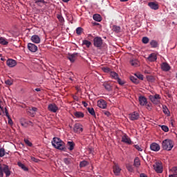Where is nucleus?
<instances>
[{"instance_id": "obj_19", "label": "nucleus", "mask_w": 177, "mask_h": 177, "mask_svg": "<svg viewBox=\"0 0 177 177\" xmlns=\"http://www.w3.org/2000/svg\"><path fill=\"white\" fill-rule=\"evenodd\" d=\"M31 41H32L34 44H39V42H41V38H39V36L34 35L31 37Z\"/></svg>"}, {"instance_id": "obj_36", "label": "nucleus", "mask_w": 177, "mask_h": 177, "mask_svg": "<svg viewBox=\"0 0 177 177\" xmlns=\"http://www.w3.org/2000/svg\"><path fill=\"white\" fill-rule=\"evenodd\" d=\"M130 80L133 84H139V80L137 79V77H135L134 76H130Z\"/></svg>"}, {"instance_id": "obj_30", "label": "nucleus", "mask_w": 177, "mask_h": 177, "mask_svg": "<svg viewBox=\"0 0 177 177\" xmlns=\"http://www.w3.org/2000/svg\"><path fill=\"white\" fill-rule=\"evenodd\" d=\"M102 86H104V88L108 91V92H110V91H111L113 88L111 87V86L110 84H109L108 83H104L102 84Z\"/></svg>"}, {"instance_id": "obj_21", "label": "nucleus", "mask_w": 177, "mask_h": 177, "mask_svg": "<svg viewBox=\"0 0 177 177\" xmlns=\"http://www.w3.org/2000/svg\"><path fill=\"white\" fill-rule=\"evenodd\" d=\"M20 122H21V125L22 127H27V125H28V124H30L32 126V123L31 121L26 122V119H24V118L21 119Z\"/></svg>"}, {"instance_id": "obj_15", "label": "nucleus", "mask_w": 177, "mask_h": 177, "mask_svg": "<svg viewBox=\"0 0 177 177\" xmlns=\"http://www.w3.org/2000/svg\"><path fill=\"white\" fill-rule=\"evenodd\" d=\"M6 64L8 66V67H15L17 65V62H16V60L15 59H8L6 61Z\"/></svg>"}, {"instance_id": "obj_53", "label": "nucleus", "mask_w": 177, "mask_h": 177, "mask_svg": "<svg viewBox=\"0 0 177 177\" xmlns=\"http://www.w3.org/2000/svg\"><path fill=\"white\" fill-rule=\"evenodd\" d=\"M116 80L118 81L119 85H124L125 84V82L122 81L120 77H118Z\"/></svg>"}, {"instance_id": "obj_43", "label": "nucleus", "mask_w": 177, "mask_h": 177, "mask_svg": "<svg viewBox=\"0 0 177 177\" xmlns=\"http://www.w3.org/2000/svg\"><path fill=\"white\" fill-rule=\"evenodd\" d=\"M111 77L112 78H114V80H117L118 78H119L118 73L115 72H111Z\"/></svg>"}, {"instance_id": "obj_25", "label": "nucleus", "mask_w": 177, "mask_h": 177, "mask_svg": "<svg viewBox=\"0 0 177 177\" xmlns=\"http://www.w3.org/2000/svg\"><path fill=\"white\" fill-rule=\"evenodd\" d=\"M93 20H95V21H98V22L102 21V16L99 14L93 15Z\"/></svg>"}, {"instance_id": "obj_44", "label": "nucleus", "mask_w": 177, "mask_h": 177, "mask_svg": "<svg viewBox=\"0 0 177 177\" xmlns=\"http://www.w3.org/2000/svg\"><path fill=\"white\" fill-rule=\"evenodd\" d=\"M64 162L66 165H70V164H71V160L70 158H64Z\"/></svg>"}, {"instance_id": "obj_60", "label": "nucleus", "mask_w": 177, "mask_h": 177, "mask_svg": "<svg viewBox=\"0 0 177 177\" xmlns=\"http://www.w3.org/2000/svg\"><path fill=\"white\" fill-rule=\"evenodd\" d=\"M32 161H34V162H38L39 161V159L35 158V157L31 156Z\"/></svg>"}, {"instance_id": "obj_58", "label": "nucleus", "mask_w": 177, "mask_h": 177, "mask_svg": "<svg viewBox=\"0 0 177 177\" xmlns=\"http://www.w3.org/2000/svg\"><path fill=\"white\" fill-rule=\"evenodd\" d=\"M8 120V124L10 125H13V120H12V118H10V116H7Z\"/></svg>"}, {"instance_id": "obj_61", "label": "nucleus", "mask_w": 177, "mask_h": 177, "mask_svg": "<svg viewBox=\"0 0 177 177\" xmlns=\"http://www.w3.org/2000/svg\"><path fill=\"white\" fill-rule=\"evenodd\" d=\"M82 103L84 107H88V103H86V102L82 101Z\"/></svg>"}, {"instance_id": "obj_26", "label": "nucleus", "mask_w": 177, "mask_h": 177, "mask_svg": "<svg viewBox=\"0 0 177 177\" xmlns=\"http://www.w3.org/2000/svg\"><path fill=\"white\" fill-rule=\"evenodd\" d=\"M89 165V162L86 160H83L80 162V168H84Z\"/></svg>"}, {"instance_id": "obj_14", "label": "nucleus", "mask_w": 177, "mask_h": 177, "mask_svg": "<svg viewBox=\"0 0 177 177\" xmlns=\"http://www.w3.org/2000/svg\"><path fill=\"white\" fill-rule=\"evenodd\" d=\"M28 48L30 52L35 53L38 50V47L34 44L29 43L28 44Z\"/></svg>"}, {"instance_id": "obj_45", "label": "nucleus", "mask_w": 177, "mask_h": 177, "mask_svg": "<svg viewBox=\"0 0 177 177\" xmlns=\"http://www.w3.org/2000/svg\"><path fill=\"white\" fill-rule=\"evenodd\" d=\"M113 31H115V32H120L121 31V28L120 26H113Z\"/></svg>"}, {"instance_id": "obj_11", "label": "nucleus", "mask_w": 177, "mask_h": 177, "mask_svg": "<svg viewBox=\"0 0 177 177\" xmlns=\"http://www.w3.org/2000/svg\"><path fill=\"white\" fill-rule=\"evenodd\" d=\"M97 106L100 109H106L107 102L104 100L101 99L97 101Z\"/></svg>"}, {"instance_id": "obj_28", "label": "nucleus", "mask_w": 177, "mask_h": 177, "mask_svg": "<svg viewBox=\"0 0 177 177\" xmlns=\"http://www.w3.org/2000/svg\"><path fill=\"white\" fill-rule=\"evenodd\" d=\"M130 64L133 67H138V66H139V61H138V59H131Z\"/></svg>"}, {"instance_id": "obj_41", "label": "nucleus", "mask_w": 177, "mask_h": 177, "mask_svg": "<svg viewBox=\"0 0 177 177\" xmlns=\"http://www.w3.org/2000/svg\"><path fill=\"white\" fill-rule=\"evenodd\" d=\"M127 169L129 171V172H133V166L131 165L127 164L126 165Z\"/></svg>"}, {"instance_id": "obj_16", "label": "nucleus", "mask_w": 177, "mask_h": 177, "mask_svg": "<svg viewBox=\"0 0 177 177\" xmlns=\"http://www.w3.org/2000/svg\"><path fill=\"white\" fill-rule=\"evenodd\" d=\"M129 117L131 121H135L136 120H139L140 115H139V113L134 111L130 115Z\"/></svg>"}, {"instance_id": "obj_46", "label": "nucleus", "mask_w": 177, "mask_h": 177, "mask_svg": "<svg viewBox=\"0 0 177 177\" xmlns=\"http://www.w3.org/2000/svg\"><path fill=\"white\" fill-rule=\"evenodd\" d=\"M149 37H144L142 39V44H149Z\"/></svg>"}, {"instance_id": "obj_4", "label": "nucleus", "mask_w": 177, "mask_h": 177, "mask_svg": "<svg viewBox=\"0 0 177 177\" xmlns=\"http://www.w3.org/2000/svg\"><path fill=\"white\" fill-rule=\"evenodd\" d=\"M93 45L95 48H102V45H103V39L100 37H95L93 39Z\"/></svg>"}, {"instance_id": "obj_29", "label": "nucleus", "mask_w": 177, "mask_h": 177, "mask_svg": "<svg viewBox=\"0 0 177 177\" xmlns=\"http://www.w3.org/2000/svg\"><path fill=\"white\" fill-rule=\"evenodd\" d=\"M17 165L20 167V168H21V169H23L24 171H28V168L26 167V165L21 163V162H18Z\"/></svg>"}, {"instance_id": "obj_20", "label": "nucleus", "mask_w": 177, "mask_h": 177, "mask_svg": "<svg viewBox=\"0 0 177 177\" xmlns=\"http://www.w3.org/2000/svg\"><path fill=\"white\" fill-rule=\"evenodd\" d=\"M147 59L149 62H156V60H157V55L156 53H151L149 55Z\"/></svg>"}, {"instance_id": "obj_42", "label": "nucleus", "mask_w": 177, "mask_h": 177, "mask_svg": "<svg viewBox=\"0 0 177 177\" xmlns=\"http://www.w3.org/2000/svg\"><path fill=\"white\" fill-rule=\"evenodd\" d=\"M57 18L60 23H64V18L63 17V16H62V15L57 14Z\"/></svg>"}, {"instance_id": "obj_6", "label": "nucleus", "mask_w": 177, "mask_h": 177, "mask_svg": "<svg viewBox=\"0 0 177 177\" xmlns=\"http://www.w3.org/2000/svg\"><path fill=\"white\" fill-rule=\"evenodd\" d=\"M73 131L76 133H81V132L84 131V128L82 127V125L80 123H75L73 127Z\"/></svg>"}, {"instance_id": "obj_10", "label": "nucleus", "mask_w": 177, "mask_h": 177, "mask_svg": "<svg viewBox=\"0 0 177 177\" xmlns=\"http://www.w3.org/2000/svg\"><path fill=\"white\" fill-rule=\"evenodd\" d=\"M48 110L51 111V113H56L59 110V108L56 106V104H50L48 106Z\"/></svg>"}, {"instance_id": "obj_2", "label": "nucleus", "mask_w": 177, "mask_h": 177, "mask_svg": "<svg viewBox=\"0 0 177 177\" xmlns=\"http://www.w3.org/2000/svg\"><path fill=\"white\" fill-rule=\"evenodd\" d=\"M174 140L171 139H165L162 142V147L163 150H167V151H171L174 147Z\"/></svg>"}, {"instance_id": "obj_50", "label": "nucleus", "mask_w": 177, "mask_h": 177, "mask_svg": "<svg viewBox=\"0 0 177 177\" xmlns=\"http://www.w3.org/2000/svg\"><path fill=\"white\" fill-rule=\"evenodd\" d=\"M135 75L138 80H141V81H143V75L140 73H135Z\"/></svg>"}, {"instance_id": "obj_17", "label": "nucleus", "mask_w": 177, "mask_h": 177, "mask_svg": "<svg viewBox=\"0 0 177 177\" xmlns=\"http://www.w3.org/2000/svg\"><path fill=\"white\" fill-rule=\"evenodd\" d=\"M161 68L162 71H169L171 70V66H169V64H168V63L163 62L161 64Z\"/></svg>"}, {"instance_id": "obj_8", "label": "nucleus", "mask_w": 177, "mask_h": 177, "mask_svg": "<svg viewBox=\"0 0 177 177\" xmlns=\"http://www.w3.org/2000/svg\"><path fill=\"white\" fill-rule=\"evenodd\" d=\"M138 102L140 106H147V98L143 95H140L138 97Z\"/></svg>"}, {"instance_id": "obj_48", "label": "nucleus", "mask_w": 177, "mask_h": 177, "mask_svg": "<svg viewBox=\"0 0 177 177\" xmlns=\"http://www.w3.org/2000/svg\"><path fill=\"white\" fill-rule=\"evenodd\" d=\"M102 70L104 73H110L111 71V69L109 67H102Z\"/></svg>"}, {"instance_id": "obj_51", "label": "nucleus", "mask_w": 177, "mask_h": 177, "mask_svg": "<svg viewBox=\"0 0 177 177\" xmlns=\"http://www.w3.org/2000/svg\"><path fill=\"white\" fill-rule=\"evenodd\" d=\"M172 171L173 174L176 175L177 176V167H173L171 169Z\"/></svg>"}, {"instance_id": "obj_55", "label": "nucleus", "mask_w": 177, "mask_h": 177, "mask_svg": "<svg viewBox=\"0 0 177 177\" xmlns=\"http://www.w3.org/2000/svg\"><path fill=\"white\" fill-rule=\"evenodd\" d=\"M5 156V149H0V157Z\"/></svg>"}, {"instance_id": "obj_38", "label": "nucleus", "mask_w": 177, "mask_h": 177, "mask_svg": "<svg viewBox=\"0 0 177 177\" xmlns=\"http://www.w3.org/2000/svg\"><path fill=\"white\" fill-rule=\"evenodd\" d=\"M83 45H86V48H89L91 45H92V43L86 39L83 40Z\"/></svg>"}, {"instance_id": "obj_64", "label": "nucleus", "mask_w": 177, "mask_h": 177, "mask_svg": "<svg viewBox=\"0 0 177 177\" xmlns=\"http://www.w3.org/2000/svg\"><path fill=\"white\" fill-rule=\"evenodd\" d=\"M169 177H177V176L173 174H170Z\"/></svg>"}, {"instance_id": "obj_34", "label": "nucleus", "mask_w": 177, "mask_h": 177, "mask_svg": "<svg viewBox=\"0 0 177 177\" xmlns=\"http://www.w3.org/2000/svg\"><path fill=\"white\" fill-rule=\"evenodd\" d=\"M162 109H163V113H164V114H166V115H167V116L168 117H169V115H170V113H169V110L168 109V108L167 107V106H162Z\"/></svg>"}, {"instance_id": "obj_22", "label": "nucleus", "mask_w": 177, "mask_h": 177, "mask_svg": "<svg viewBox=\"0 0 177 177\" xmlns=\"http://www.w3.org/2000/svg\"><path fill=\"white\" fill-rule=\"evenodd\" d=\"M74 115L76 117V118H84V117H85V114L81 111L75 112Z\"/></svg>"}, {"instance_id": "obj_39", "label": "nucleus", "mask_w": 177, "mask_h": 177, "mask_svg": "<svg viewBox=\"0 0 177 177\" xmlns=\"http://www.w3.org/2000/svg\"><path fill=\"white\" fill-rule=\"evenodd\" d=\"M0 44L1 45H8L9 42L5 39L3 37H0Z\"/></svg>"}, {"instance_id": "obj_1", "label": "nucleus", "mask_w": 177, "mask_h": 177, "mask_svg": "<svg viewBox=\"0 0 177 177\" xmlns=\"http://www.w3.org/2000/svg\"><path fill=\"white\" fill-rule=\"evenodd\" d=\"M51 143L55 149H57V150H60L61 151H67L66 143L60 138L54 137Z\"/></svg>"}, {"instance_id": "obj_18", "label": "nucleus", "mask_w": 177, "mask_h": 177, "mask_svg": "<svg viewBox=\"0 0 177 177\" xmlns=\"http://www.w3.org/2000/svg\"><path fill=\"white\" fill-rule=\"evenodd\" d=\"M148 6L151 8V9H153V10H157L158 9V3L151 1L148 3Z\"/></svg>"}, {"instance_id": "obj_49", "label": "nucleus", "mask_w": 177, "mask_h": 177, "mask_svg": "<svg viewBox=\"0 0 177 177\" xmlns=\"http://www.w3.org/2000/svg\"><path fill=\"white\" fill-rule=\"evenodd\" d=\"M24 142L27 146H29V147H32V142H30V140L25 139Z\"/></svg>"}, {"instance_id": "obj_47", "label": "nucleus", "mask_w": 177, "mask_h": 177, "mask_svg": "<svg viewBox=\"0 0 177 177\" xmlns=\"http://www.w3.org/2000/svg\"><path fill=\"white\" fill-rule=\"evenodd\" d=\"M161 129L164 131V132H168L169 131V128H168V126L162 125Z\"/></svg>"}, {"instance_id": "obj_32", "label": "nucleus", "mask_w": 177, "mask_h": 177, "mask_svg": "<svg viewBox=\"0 0 177 177\" xmlns=\"http://www.w3.org/2000/svg\"><path fill=\"white\" fill-rule=\"evenodd\" d=\"M87 110L91 115H93V117H96V113H95V109L93 108H87Z\"/></svg>"}, {"instance_id": "obj_9", "label": "nucleus", "mask_w": 177, "mask_h": 177, "mask_svg": "<svg viewBox=\"0 0 177 177\" xmlns=\"http://www.w3.org/2000/svg\"><path fill=\"white\" fill-rule=\"evenodd\" d=\"M113 173L115 174V175L116 176H118L120 175V173L121 172V168H120V166L118 165V164L115 163L113 162Z\"/></svg>"}, {"instance_id": "obj_56", "label": "nucleus", "mask_w": 177, "mask_h": 177, "mask_svg": "<svg viewBox=\"0 0 177 177\" xmlns=\"http://www.w3.org/2000/svg\"><path fill=\"white\" fill-rule=\"evenodd\" d=\"M153 97V99H156L157 100H160L161 97H160L159 94H155L154 95H152Z\"/></svg>"}, {"instance_id": "obj_40", "label": "nucleus", "mask_w": 177, "mask_h": 177, "mask_svg": "<svg viewBox=\"0 0 177 177\" xmlns=\"http://www.w3.org/2000/svg\"><path fill=\"white\" fill-rule=\"evenodd\" d=\"M83 31H84V28H82V27H78L76 29V34L77 35H81V34H82Z\"/></svg>"}, {"instance_id": "obj_35", "label": "nucleus", "mask_w": 177, "mask_h": 177, "mask_svg": "<svg viewBox=\"0 0 177 177\" xmlns=\"http://www.w3.org/2000/svg\"><path fill=\"white\" fill-rule=\"evenodd\" d=\"M147 80L149 82H154L156 81V78L153 75H147Z\"/></svg>"}, {"instance_id": "obj_37", "label": "nucleus", "mask_w": 177, "mask_h": 177, "mask_svg": "<svg viewBox=\"0 0 177 177\" xmlns=\"http://www.w3.org/2000/svg\"><path fill=\"white\" fill-rule=\"evenodd\" d=\"M35 3H36V5H37L38 6H41V3H47L46 1H45V0H35Z\"/></svg>"}, {"instance_id": "obj_12", "label": "nucleus", "mask_w": 177, "mask_h": 177, "mask_svg": "<svg viewBox=\"0 0 177 177\" xmlns=\"http://www.w3.org/2000/svg\"><path fill=\"white\" fill-rule=\"evenodd\" d=\"M122 142L123 143H126L127 145H132V140L128 137V136H127V134L122 137Z\"/></svg>"}, {"instance_id": "obj_62", "label": "nucleus", "mask_w": 177, "mask_h": 177, "mask_svg": "<svg viewBox=\"0 0 177 177\" xmlns=\"http://www.w3.org/2000/svg\"><path fill=\"white\" fill-rule=\"evenodd\" d=\"M140 177H147V175H146L145 173H142L140 174Z\"/></svg>"}, {"instance_id": "obj_5", "label": "nucleus", "mask_w": 177, "mask_h": 177, "mask_svg": "<svg viewBox=\"0 0 177 177\" xmlns=\"http://www.w3.org/2000/svg\"><path fill=\"white\" fill-rule=\"evenodd\" d=\"M154 171L157 172V174H162V166L160 162H156L153 165Z\"/></svg>"}, {"instance_id": "obj_52", "label": "nucleus", "mask_w": 177, "mask_h": 177, "mask_svg": "<svg viewBox=\"0 0 177 177\" xmlns=\"http://www.w3.org/2000/svg\"><path fill=\"white\" fill-rule=\"evenodd\" d=\"M5 84L6 85H8L9 86H10V85H13V81L10 80H7L5 81Z\"/></svg>"}, {"instance_id": "obj_63", "label": "nucleus", "mask_w": 177, "mask_h": 177, "mask_svg": "<svg viewBox=\"0 0 177 177\" xmlns=\"http://www.w3.org/2000/svg\"><path fill=\"white\" fill-rule=\"evenodd\" d=\"M73 99H74V100H76L77 102H78V96L74 95Z\"/></svg>"}, {"instance_id": "obj_33", "label": "nucleus", "mask_w": 177, "mask_h": 177, "mask_svg": "<svg viewBox=\"0 0 177 177\" xmlns=\"http://www.w3.org/2000/svg\"><path fill=\"white\" fill-rule=\"evenodd\" d=\"M37 111H38V109L37 107H32L30 109H29L28 113L34 115Z\"/></svg>"}, {"instance_id": "obj_27", "label": "nucleus", "mask_w": 177, "mask_h": 177, "mask_svg": "<svg viewBox=\"0 0 177 177\" xmlns=\"http://www.w3.org/2000/svg\"><path fill=\"white\" fill-rule=\"evenodd\" d=\"M149 100L153 104H160V100L155 99L153 95H149Z\"/></svg>"}, {"instance_id": "obj_57", "label": "nucleus", "mask_w": 177, "mask_h": 177, "mask_svg": "<svg viewBox=\"0 0 177 177\" xmlns=\"http://www.w3.org/2000/svg\"><path fill=\"white\" fill-rule=\"evenodd\" d=\"M102 113L104 114V115H106V117H110V115H111V113L107 111H103Z\"/></svg>"}, {"instance_id": "obj_7", "label": "nucleus", "mask_w": 177, "mask_h": 177, "mask_svg": "<svg viewBox=\"0 0 177 177\" xmlns=\"http://www.w3.org/2000/svg\"><path fill=\"white\" fill-rule=\"evenodd\" d=\"M78 56V53H68V57L67 59L70 60L71 63H74L75 62V59Z\"/></svg>"}, {"instance_id": "obj_13", "label": "nucleus", "mask_w": 177, "mask_h": 177, "mask_svg": "<svg viewBox=\"0 0 177 177\" xmlns=\"http://www.w3.org/2000/svg\"><path fill=\"white\" fill-rule=\"evenodd\" d=\"M150 149L152 151H160V145L156 142H153L150 145Z\"/></svg>"}, {"instance_id": "obj_24", "label": "nucleus", "mask_w": 177, "mask_h": 177, "mask_svg": "<svg viewBox=\"0 0 177 177\" xmlns=\"http://www.w3.org/2000/svg\"><path fill=\"white\" fill-rule=\"evenodd\" d=\"M133 165L134 167H136V168H139V167H140V160L139 159V157L135 158Z\"/></svg>"}, {"instance_id": "obj_54", "label": "nucleus", "mask_w": 177, "mask_h": 177, "mask_svg": "<svg viewBox=\"0 0 177 177\" xmlns=\"http://www.w3.org/2000/svg\"><path fill=\"white\" fill-rule=\"evenodd\" d=\"M135 149L138 150V151H143V149L139 146V145H133Z\"/></svg>"}, {"instance_id": "obj_31", "label": "nucleus", "mask_w": 177, "mask_h": 177, "mask_svg": "<svg viewBox=\"0 0 177 177\" xmlns=\"http://www.w3.org/2000/svg\"><path fill=\"white\" fill-rule=\"evenodd\" d=\"M150 45L151 48H158V42L156 40H151L150 41Z\"/></svg>"}, {"instance_id": "obj_3", "label": "nucleus", "mask_w": 177, "mask_h": 177, "mask_svg": "<svg viewBox=\"0 0 177 177\" xmlns=\"http://www.w3.org/2000/svg\"><path fill=\"white\" fill-rule=\"evenodd\" d=\"M3 172L6 174V177L10 176V174H12V171L9 170V166L7 165H3L0 164V177H3Z\"/></svg>"}, {"instance_id": "obj_23", "label": "nucleus", "mask_w": 177, "mask_h": 177, "mask_svg": "<svg viewBox=\"0 0 177 177\" xmlns=\"http://www.w3.org/2000/svg\"><path fill=\"white\" fill-rule=\"evenodd\" d=\"M67 145H68V146H69V147L68 148V150H70V151H73V150H74L75 143H74V142H73V141H68L67 142Z\"/></svg>"}, {"instance_id": "obj_59", "label": "nucleus", "mask_w": 177, "mask_h": 177, "mask_svg": "<svg viewBox=\"0 0 177 177\" xmlns=\"http://www.w3.org/2000/svg\"><path fill=\"white\" fill-rule=\"evenodd\" d=\"M4 113H6V117L10 116V115H9V111H8V109H7L6 107L4 108Z\"/></svg>"}]
</instances>
